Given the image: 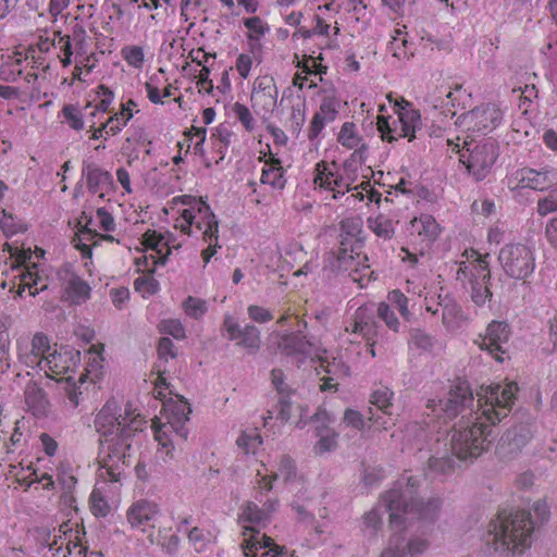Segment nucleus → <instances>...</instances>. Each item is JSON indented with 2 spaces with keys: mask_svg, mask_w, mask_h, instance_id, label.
I'll return each mask as SVG.
<instances>
[{
  "mask_svg": "<svg viewBox=\"0 0 557 557\" xmlns=\"http://www.w3.org/2000/svg\"><path fill=\"white\" fill-rule=\"evenodd\" d=\"M102 344L91 345L90 349L86 350L85 370H83V373L79 374V379H77L79 384H84L85 382L96 384L99 382L100 377H102Z\"/></svg>",
  "mask_w": 557,
  "mask_h": 557,
  "instance_id": "nucleus-37",
  "label": "nucleus"
},
{
  "mask_svg": "<svg viewBox=\"0 0 557 557\" xmlns=\"http://www.w3.org/2000/svg\"><path fill=\"white\" fill-rule=\"evenodd\" d=\"M396 224L397 220L385 213H379V215L368 219L369 230L374 236L383 240H391L394 237Z\"/></svg>",
  "mask_w": 557,
  "mask_h": 557,
  "instance_id": "nucleus-42",
  "label": "nucleus"
},
{
  "mask_svg": "<svg viewBox=\"0 0 557 557\" xmlns=\"http://www.w3.org/2000/svg\"><path fill=\"white\" fill-rule=\"evenodd\" d=\"M509 336L510 329L508 324L503 321L493 320L485 327V333L480 336V349L492 355L495 361L503 362L505 356L504 346L507 344Z\"/></svg>",
  "mask_w": 557,
  "mask_h": 557,
  "instance_id": "nucleus-23",
  "label": "nucleus"
},
{
  "mask_svg": "<svg viewBox=\"0 0 557 557\" xmlns=\"http://www.w3.org/2000/svg\"><path fill=\"white\" fill-rule=\"evenodd\" d=\"M276 103L277 87L274 78L268 75L257 77L251 91V106L255 113L267 120L275 110Z\"/></svg>",
  "mask_w": 557,
  "mask_h": 557,
  "instance_id": "nucleus-20",
  "label": "nucleus"
},
{
  "mask_svg": "<svg viewBox=\"0 0 557 557\" xmlns=\"http://www.w3.org/2000/svg\"><path fill=\"white\" fill-rule=\"evenodd\" d=\"M534 521L527 510H502L490 522L487 536L496 553L519 556L531 548Z\"/></svg>",
  "mask_w": 557,
  "mask_h": 557,
  "instance_id": "nucleus-6",
  "label": "nucleus"
},
{
  "mask_svg": "<svg viewBox=\"0 0 557 557\" xmlns=\"http://www.w3.org/2000/svg\"><path fill=\"white\" fill-rule=\"evenodd\" d=\"M165 212L174 218V230L182 232L183 235L201 237L207 244V248L201 250V260L205 264L210 263L221 246L218 235L219 221L205 199L187 194L176 196L170 200Z\"/></svg>",
  "mask_w": 557,
  "mask_h": 557,
  "instance_id": "nucleus-4",
  "label": "nucleus"
},
{
  "mask_svg": "<svg viewBox=\"0 0 557 557\" xmlns=\"http://www.w3.org/2000/svg\"><path fill=\"white\" fill-rule=\"evenodd\" d=\"M81 361V354L72 349H53V352L47 358L41 359L36 364L24 366L29 369H38L44 372L48 379L61 382L73 381L76 367Z\"/></svg>",
  "mask_w": 557,
  "mask_h": 557,
  "instance_id": "nucleus-15",
  "label": "nucleus"
},
{
  "mask_svg": "<svg viewBox=\"0 0 557 557\" xmlns=\"http://www.w3.org/2000/svg\"><path fill=\"white\" fill-rule=\"evenodd\" d=\"M345 332L358 335L363 338V341L368 342L369 355H371L372 358L375 357L373 344L377 335V325L372 320V311L369 307L360 306L356 309L352 320L345 326Z\"/></svg>",
  "mask_w": 557,
  "mask_h": 557,
  "instance_id": "nucleus-26",
  "label": "nucleus"
},
{
  "mask_svg": "<svg viewBox=\"0 0 557 557\" xmlns=\"http://www.w3.org/2000/svg\"><path fill=\"white\" fill-rule=\"evenodd\" d=\"M440 312H442V323L448 329L456 326L461 319V308L456 301H447L443 308H440Z\"/></svg>",
  "mask_w": 557,
  "mask_h": 557,
  "instance_id": "nucleus-57",
  "label": "nucleus"
},
{
  "mask_svg": "<svg viewBox=\"0 0 557 557\" xmlns=\"http://www.w3.org/2000/svg\"><path fill=\"white\" fill-rule=\"evenodd\" d=\"M148 539H150V543H156V545L161 546V548L165 549L166 554H175L178 548V537L176 534L170 532V528H163V530L159 531L158 537L153 539V534L151 531H148Z\"/></svg>",
  "mask_w": 557,
  "mask_h": 557,
  "instance_id": "nucleus-47",
  "label": "nucleus"
},
{
  "mask_svg": "<svg viewBox=\"0 0 557 557\" xmlns=\"http://www.w3.org/2000/svg\"><path fill=\"white\" fill-rule=\"evenodd\" d=\"M227 141H196L194 154L201 157L203 164L210 168L221 162L226 153Z\"/></svg>",
  "mask_w": 557,
  "mask_h": 557,
  "instance_id": "nucleus-38",
  "label": "nucleus"
},
{
  "mask_svg": "<svg viewBox=\"0 0 557 557\" xmlns=\"http://www.w3.org/2000/svg\"><path fill=\"white\" fill-rule=\"evenodd\" d=\"M385 152V146L371 148L367 144L361 145L360 148L350 152L349 158L345 159L342 169H338V173L344 175L342 180H344V182H370L372 169L377 166L375 156L383 157Z\"/></svg>",
  "mask_w": 557,
  "mask_h": 557,
  "instance_id": "nucleus-14",
  "label": "nucleus"
},
{
  "mask_svg": "<svg viewBox=\"0 0 557 557\" xmlns=\"http://www.w3.org/2000/svg\"><path fill=\"white\" fill-rule=\"evenodd\" d=\"M146 418L126 403L124 406L109 399L94 418V428L101 436L99 479L104 483H120L132 465V438L146 429Z\"/></svg>",
  "mask_w": 557,
  "mask_h": 557,
  "instance_id": "nucleus-1",
  "label": "nucleus"
},
{
  "mask_svg": "<svg viewBox=\"0 0 557 557\" xmlns=\"http://www.w3.org/2000/svg\"><path fill=\"white\" fill-rule=\"evenodd\" d=\"M125 517L132 530L140 533L151 532L159 518V505L150 499L140 498L126 509Z\"/></svg>",
  "mask_w": 557,
  "mask_h": 557,
  "instance_id": "nucleus-22",
  "label": "nucleus"
},
{
  "mask_svg": "<svg viewBox=\"0 0 557 557\" xmlns=\"http://www.w3.org/2000/svg\"><path fill=\"white\" fill-rule=\"evenodd\" d=\"M322 94L323 96L320 108L311 121V138L318 137L325 125L335 121L338 114L339 99L335 95L334 90L324 89Z\"/></svg>",
  "mask_w": 557,
  "mask_h": 557,
  "instance_id": "nucleus-28",
  "label": "nucleus"
},
{
  "mask_svg": "<svg viewBox=\"0 0 557 557\" xmlns=\"http://www.w3.org/2000/svg\"><path fill=\"white\" fill-rule=\"evenodd\" d=\"M277 478L282 479L285 483H292L295 479H297V474L295 473V465L294 460L290 457L283 455L280 458V462H277Z\"/></svg>",
  "mask_w": 557,
  "mask_h": 557,
  "instance_id": "nucleus-60",
  "label": "nucleus"
},
{
  "mask_svg": "<svg viewBox=\"0 0 557 557\" xmlns=\"http://www.w3.org/2000/svg\"><path fill=\"white\" fill-rule=\"evenodd\" d=\"M95 99L96 104L92 107L91 103L86 106L87 109H92L89 114L91 116H96L99 113L109 112L113 101H114V92L106 85H99L95 90Z\"/></svg>",
  "mask_w": 557,
  "mask_h": 557,
  "instance_id": "nucleus-44",
  "label": "nucleus"
},
{
  "mask_svg": "<svg viewBox=\"0 0 557 557\" xmlns=\"http://www.w3.org/2000/svg\"><path fill=\"white\" fill-rule=\"evenodd\" d=\"M429 548V542L424 539L413 537L407 542L406 547L401 546V537L393 535L389 541V547L382 552L380 557H418Z\"/></svg>",
  "mask_w": 557,
  "mask_h": 557,
  "instance_id": "nucleus-36",
  "label": "nucleus"
},
{
  "mask_svg": "<svg viewBox=\"0 0 557 557\" xmlns=\"http://www.w3.org/2000/svg\"><path fill=\"white\" fill-rule=\"evenodd\" d=\"M418 479L407 478L405 488L395 487L385 493V507L389 511V525L393 530L401 531L413 522H433L440 512V498H429L423 502L416 497Z\"/></svg>",
  "mask_w": 557,
  "mask_h": 557,
  "instance_id": "nucleus-5",
  "label": "nucleus"
},
{
  "mask_svg": "<svg viewBox=\"0 0 557 557\" xmlns=\"http://www.w3.org/2000/svg\"><path fill=\"white\" fill-rule=\"evenodd\" d=\"M392 397H394V393L387 386H379L371 393L369 401L384 414V417H371L372 424L376 425L380 430L387 431L394 425V421L391 418Z\"/></svg>",
  "mask_w": 557,
  "mask_h": 557,
  "instance_id": "nucleus-31",
  "label": "nucleus"
},
{
  "mask_svg": "<svg viewBox=\"0 0 557 557\" xmlns=\"http://www.w3.org/2000/svg\"><path fill=\"white\" fill-rule=\"evenodd\" d=\"M175 358V350L173 349V343L168 337H161L158 344V363L153 366L152 374L156 375L153 382H156V393L159 397H163L162 389H166V367L164 364L169 359Z\"/></svg>",
  "mask_w": 557,
  "mask_h": 557,
  "instance_id": "nucleus-34",
  "label": "nucleus"
},
{
  "mask_svg": "<svg viewBox=\"0 0 557 557\" xmlns=\"http://www.w3.org/2000/svg\"><path fill=\"white\" fill-rule=\"evenodd\" d=\"M15 481H17L18 485L25 488H29L34 484H37L42 486V491L53 490V479L51 478V474L47 472H39L33 467H28L26 470L15 473Z\"/></svg>",
  "mask_w": 557,
  "mask_h": 557,
  "instance_id": "nucleus-41",
  "label": "nucleus"
},
{
  "mask_svg": "<svg viewBox=\"0 0 557 557\" xmlns=\"http://www.w3.org/2000/svg\"><path fill=\"white\" fill-rule=\"evenodd\" d=\"M63 122H65L73 129H82L84 127V120L81 110L73 106L66 104L62 109Z\"/></svg>",
  "mask_w": 557,
  "mask_h": 557,
  "instance_id": "nucleus-61",
  "label": "nucleus"
},
{
  "mask_svg": "<svg viewBox=\"0 0 557 557\" xmlns=\"http://www.w3.org/2000/svg\"><path fill=\"white\" fill-rule=\"evenodd\" d=\"M498 264L509 280L524 282L536 268L534 248L522 242L508 243L498 250Z\"/></svg>",
  "mask_w": 557,
  "mask_h": 557,
  "instance_id": "nucleus-10",
  "label": "nucleus"
},
{
  "mask_svg": "<svg viewBox=\"0 0 557 557\" xmlns=\"http://www.w3.org/2000/svg\"><path fill=\"white\" fill-rule=\"evenodd\" d=\"M277 347L283 354L310 356L312 354V344L305 339L300 333H290L282 336Z\"/></svg>",
  "mask_w": 557,
  "mask_h": 557,
  "instance_id": "nucleus-40",
  "label": "nucleus"
},
{
  "mask_svg": "<svg viewBox=\"0 0 557 557\" xmlns=\"http://www.w3.org/2000/svg\"><path fill=\"white\" fill-rule=\"evenodd\" d=\"M92 53L85 54L75 53V66L72 72V83L86 82L85 75L92 72L95 64L91 63Z\"/></svg>",
  "mask_w": 557,
  "mask_h": 557,
  "instance_id": "nucleus-48",
  "label": "nucleus"
},
{
  "mask_svg": "<svg viewBox=\"0 0 557 557\" xmlns=\"http://www.w3.org/2000/svg\"><path fill=\"white\" fill-rule=\"evenodd\" d=\"M234 117L242 123L247 131H253L256 121L250 112L249 108L236 102L232 108Z\"/></svg>",
  "mask_w": 557,
  "mask_h": 557,
  "instance_id": "nucleus-64",
  "label": "nucleus"
},
{
  "mask_svg": "<svg viewBox=\"0 0 557 557\" xmlns=\"http://www.w3.org/2000/svg\"><path fill=\"white\" fill-rule=\"evenodd\" d=\"M348 243L342 242V248L338 250V267L344 271H349L350 280L364 287L372 281L373 272L370 270L367 256L359 252V245L346 248Z\"/></svg>",
  "mask_w": 557,
  "mask_h": 557,
  "instance_id": "nucleus-19",
  "label": "nucleus"
},
{
  "mask_svg": "<svg viewBox=\"0 0 557 557\" xmlns=\"http://www.w3.org/2000/svg\"><path fill=\"white\" fill-rule=\"evenodd\" d=\"M27 260L29 256L25 252L18 253L15 257V265L12 267V277L1 283V287L8 288L13 297H22L24 294L34 297L44 287L38 286L40 283L38 268Z\"/></svg>",
  "mask_w": 557,
  "mask_h": 557,
  "instance_id": "nucleus-12",
  "label": "nucleus"
},
{
  "mask_svg": "<svg viewBox=\"0 0 557 557\" xmlns=\"http://www.w3.org/2000/svg\"><path fill=\"white\" fill-rule=\"evenodd\" d=\"M358 182H344L343 175L337 172V165L334 162L327 163L321 161L317 163L314 169V186L333 191V199H337L338 194H343L341 189L349 191L350 187Z\"/></svg>",
  "mask_w": 557,
  "mask_h": 557,
  "instance_id": "nucleus-25",
  "label": "nucleus"
},
{
  "mask_svg": "<svg viewBox=\"0 0 557 557\" xmlns=\"http://www.w3.org/2000/svg\"><path fill=\"white\" fill-rule=\"evenodd\" d=\"M344 194H338V197H344V205L349 210H357V206L362 201H368V205L375 203L380 205L381 194L376 189L372 188L370 182L367 180L361 181L352 186H350V190L345 191V188H342Z\"/></svg>",
  "mask_w": 557,
  "mask_h": 557,
  "instance_id": "nucleus-32",
  "label": "nucleus"
},
{
  "mask_svg": "<svg viewBox=\"0 0 557 557\" xmlns=\"http://www.w3.org/2000/svg\"><path fill=\"white\" fill-rule=\"evenodd\" d=\"M518 392L516 383L491 384L480 387L479 411L474 419L458 423L453 430L451 451L458 459H475L488 448L491 431L507 418Z\"/></svg>",
  "mask_w": 557,
  "mask_h": 557,
  "instance_id": "nucleus-2",
  "label": "nucleus"
},
{
  "mask_svg": "<svg viewBox=\"0 0 557 557\" xmlns=\"http://www.w3.org/2000/svg\"><path fill=\"white\" fill-rule=\"evenodd\" d=\"M260 181L261 184L270 185L275 189H283L284 187L283 168H281V163H278V160L272 154H269V160L265 161V168L261 170Z\"/></svg>",
  "mask_w": 557,
  "mask_h": 557,
  "instance_id": "nucleus-43",
  "label": "nucleus"
},
{
  "mask_svg": "<svg viewBox=\"0 0 557 557\" xmlns=\"http://www.w3.org/2000/svg\"><path fill=\"white\" fill-rule=\"evenodd\" d=\"M85 535L79 522L67 520L59 525V534L50 544V552L58 557H87Z\"/></svg>",
  "mask_w": 557,
  "mask_h": 557,
  "instance_id": "nucleus-16",
  "label": "nucleus"
},
{
  "mask_svg": "<svg viewBox=\"0 0 557 557\" xmlns=\"http://www.w3.org/2000/svg\"><path fill=\"white\" fill-rule=\"evenodd\" d=\"M244 25L248 29L247 37L251 42L252 52H255L260 48V39L270 30L269 26L259 16L245 18Z\"/></svg>",
  "mask_w": 557,
  "mask_h": 557,
  "instance_id": "nucleus-45",
  "label": "nucleus"
},
{
  "mask_svg": "<svg viewBox=\"0 0 557 557\" xmlns=\"http://www.w3.org/2000/svg\"><path fill=\"white\" fill-rule=\"evenodd\" d=\"M242 547L247 557H289L288 552L274 544L272 539L267 535L261 539L245 537Z\"/></svg>",
  "mask_w": 557,
  "mask_h": 557,
  "instance_id": "nucleus-33",
  "label": "nucleus"
},
{
  "mask_svg": "<svg viewBox=\"0 0 557 557\" xmlns=\"http://www.w3.org/2000/svg\"><path fill=\"white\" fill-rule=\"evenodd\" d=\"M237 447L244 449L247 455H256V449L261 447V435L255 430H246L237 437Z\"/></svg>",
  "mask_w": 557,
  "mask_h": 557,
  "instance_id": "nucleus-49",
  "label": "nucleus"
},
{
  "mask_svg": "<svg viewBox=\"0 0 557 557\" xmlns=\"http://www.w3.org/2000/svg\"><path fill=\"white\" fill-rule=\"evenodd\" d=\"M134 290L141 294L143 297L152 296L159 290V282L152 274H143L134 281Z\"/></svg>",
  "mask_w": 557,
  "mask_h": 557,
  "instance_id": "nucleus-55",
  "label": "nucleus"
},
{
  "mask_svg": "<svg viewBox=\"0 0 557 557\" xmlns=\"http://www.w3.org/2000/svg\"><path fill=\"white\" fill-rule=\"evenodd\" d=\"M441 226L436 219L429 213H422L409 222V237L414 245H420L422 250L429 249L440 237Z\"/></svg>",
  "mask_w": 557,
  "mask_h": 557,
  "instance_id": "nucleus-24",
  "label": "nucleus"
},
{
  "mask_svg": "<svg viewBox=\"0 0 557 557\" xmlns=\"http://www.w3.org/2000/svg\"><path fill=\"white\" fill-rule=\"evenodd\" d=\"M24 409L36 418H45L49 412L46 392L35 382H30L24 387Z\"/></svg>",
  "mask_w": 557,
  "mask_h": 557,
  "instance_id": "nucleus-35",
  "label": "nucleus"
},
{
  "mask_svg": "<svg viewBox=\"0 0 557 557\" xmlns=\"http://www.w3.org/2000/svg\"><path fill=\"white\" fill-rule=\"evenodd\" d=\"M474 405V396L470 391L469 384L466 381H459L453 384L451 389L447 393L446 400L429 399L428 408L433 412H442L446 419L451 420L459 416L465 418V413L469 412V419H474V413L478 411L472 410Z\"/></svg>",
  "mask_w": 557,
  "mask_h": 557,
  "instance_id": "nucleus-13",
  "label": "nucleus"
},
{
  "mask_svg": "<svg viewBox=\"0 0 557 557\" xmlns=\"http://www.w3.org/2000/svg\"><path fill=\"white\" fill-rule=\"evenodd\" d=\"M54 349H67L63 346L58 347L57 344H51L49 337L39 332L35 333L29 341H18L17 343V358L18 362L24 366H32L40 362L41 359L48 358L53 354Z\"/></svg>",
  "mask_w": 557,
  "mask_h": 557,
  "instance_id": "nucleus-21",
  "label": "nucleus"
},
{
  "mask_svg": "<svg viewBox=\"0 0 557 557\" xmlns=\"http://www.w3.org/2000/svg\"><path fill=\"white\" fill-rule=\"evenodd\" d=\"M256 500L260 502L261 506L248 500L239 507V512H237V523L244 529V539L256 536L261 540L262 536H267L259 530L267 527L270 517L277 509V498L262 500L259 495H256Z\"/></svg>",
  "mask_w": 557,
  "mask_h": 557,
  "instance_id": "nucleus-11",
  "label": "nucleus"
},
{
  "mask_svg": "<svg viewBox=\"0 0 557 557\" xmlns=\"http://www.w3.org/2000/svg\"><path fill=\"white\" fill-rule=\"evenodd\" d=\"M465 91L460 86H457L454 90H447L445 91V99H441L440 96H430L428 98L429 104L434 109L437 110L438 108L446 107L448 104H451L455 107L457 99L463 94Z\"/></svg>",
  "mask_w": 557,
  "mask_h": 557,
  "instance_id": "nucleus-58",
  "label": "nucleus"
},
{
  "mask_svg": "<svg viewBox=\"0 0 557 557\" xmlns=\"http://www.w3.org/2000/svg\"><path fill=\"white\" fill-rule=\"evenodd\" d=\"M24 442V433L20 431L18 421L13 426L5 428L0 423V457L2 461L5 456L13 453Z\"/></svg>",
  "mask_w": 557,
  "mask_h": 557,
  "instance_id": "nucleus-39",
  "label": "nucleus"
},
{
  "mask_svg": "<svg viewBox=\"0 0 557 557\" xmlns=\"http://www.w3.org/2000/svg\"><path fill=\"white\" fill-rule=\"evenodd\" d=\"M457 281L469 287L474 305L483 306L490 301L493 294L488 288V253L481 255L475 249L463 250L462 260L458 262Z\"/></svg>",
  "mask_w": 557,
  "mask_h": 557,
  "instance_id": "nucleus-8",
  "label": "nucleus"
},
{
  "mask_svg": "<svg viewBox=\"0 0 557 557\" xmlns=\"http://www.w3.org/2000/svg\"><path fill=\"white\" fill-rule=\"evenodd\" d=\"M386 99L396 117L382 115L379 119L381 139H416L417 136L425 135L431 138H442L449 135L453 124L447 117L450 114L451 119L456 112L443 111L438 114V119L433 115L431 124L428 125V117L423 119L420 110L411 101L404 97L394 98L392 92L386 95Z\"/></svg>",
  "mask_w": 557,
  "mask_h": 557,
  "instance_id": "nucleus-3",
  "label": "nucleus"
},
{
  "mask_svg": "<svg viewBox=\"0 0 557 557\" xmlns=\"http://www.w3.org/2000/svg\"><path fill=\"white\" fill-rule=\"evenodd\" d=\"M385 305H388L389 307L395 308L400 312V317L406 319H410V311L408 310V299L405 294L401 293L399 289H393L387 294V302Z\"/></svg>",
  "mask_w": 557,
  "mask_h": 557,
  "instance_id": "nucleus-56",
  "label": "nucleus"
},
{
  "mask_svg": "<svg viewBox=\"0 0 557 557\" xmlns=\"http://www.w3.org/2000/svg\"><path fill=\"white\" fill-rule=\"evenodd\" d=\"M90 511L97 517H106L110 512V505L103 498L100 487L94 488L90 494Z\"/></svg>",
  "mask_w": 557,
  "mask_h": 557,
  "instance_id": "nucleus-59",
  "label": "nucleus"
},
{
  "mask_svg": "<svg viewBox=\"0 0 557 557\" xmlns=\"http://www.w3.org/2000/svg\"><path fill=\"white\" fill-rule=\"evenodd\" d=\"M183 310H185L187 317L198 319L205 315L206 302L198 297L188 296L187 299L183 301Z\"/></svg>",
  "mask_w": 557,
  "mask_h": 557,
  "instance_id": "nucleus-63",
  "label": "nucleus"
},
{
  "mask_svg": "<svg viewBox=\"0 0 557 557\" xmlns=\"http://www.w3.org/2000/svg\"><path fill=\"white\" fill-rule=\"evenodd\" d=\"M61 288H63V300L70 305H82L89 299L91 288L81 276L65 269L59 272Z\"/></svg>",
  "mask_w": 557,
  "mask_h": 557,
  "instance_id": "nucleus-27",
  "label": "nucleus"
},
{
  "mask_svg": "<svg viewBox=\"0 0 557 557\" xmlns=\"http://www.w3.org/2000/svg\"><path fill=\"white\" fill-rule=\"evenodd\" d=\"M141 245L145 249L158 255V260L153 264H165L168 256L172 249H178L181 244L170 233L160 234L156 230H148L143 233Z\"/></svg>",
  "mask_w": 557,
  "mask_h": 557,
  "instance_id": "nucleus-29",
  "label": "nucleus"
},
{
  "mask_svg": "<svg viewBox=\"0 0 557 557\" xmlns=\"http://www.w3.org/2000/svg\"><path fill=\"white\" fill-rule=\"evenodd\" d=\"M506 181L507 188L511 190L533 189L541 193L557 190V172L554 170L518 169L507 175Z\"/></svg>",
  "mask_w": 557,
  "mask_h": 557,
  "instance_id": "nucleus-17",
  "label": "nucleus"
},
{
  "mask_svg": "<svg viewBox=\"0 0 557 557\" xmlns=\"http://www.w3.org/2000/svg\"><path fill=\"white\" fill-rule=\"evenodd\" d=\"M223 331L228 335V339L235 341L239 347L250 351H256L259 348V331L253 325L247 324L242 329L234 317L225 315Z\"/></svg>",
  "mask_w": 557,
  "mask_h": 557,
  "instance_id": "nucleus-30",
  "label": "nucleus"
},
{
  "mask_svg": "<svg viewBox=\"0 0 557 557\" xmlns=\"http://www.w3.org/2000/svg\"><path fill=\"white\" fill-rule=\"evenodd\" d=\"M539 134L537 128L531 124L528 117L519 116L512 123V139L522 137H535Z\"/></svg>",
  "mask_w": 557,
  "mask_h": 557,
  "instance_id": "nucleus-54",
  "label": "nucleus"
},
{
  "mask_svg": "<svg viewBox=\"0 0 557 557\" xmlns=\"http://www.w3.org/2000/svg\"><path fill=\"white\" fill-rule=\"evenodd\" d=\"M495 144V141H462V145H459V141H447L451 151L460 157V163L476 181L484 180L493 168L497 157Z\"/></svg>",
  "mask_w": 557,
  "mask_h": 557,
  "instance_id": "nucleus-9",
  "label": "nucleus"
},
{
  "mask_svg": "<svg viewBox=\"0 0 557 557\" xmlns=\"http://www.w3.org/2000/svg\"><path fill=\"white\" fill-rule=\"evenodd\" d=\"M123 60L132 67L140 70L145 63V52L139 46L131 45L121 49Z\"/></svg>",
  "mask_w": 557,
  "mask_h": 557,
  "instance_id": "nucleus-52",
  "label": "nucleus"
},
{
  "mask_svg": "<svg viewBox=\"0 0 557 557\" xmlns=\"http://www.w3.org/2000/svg\"><path fill=\"white\" fill-rule=\"evenodd\" d=\"M161 392H163L164 396H158L154 391H152V394L153 398L163 401L161 412L165 416L166 421L164 423L152 421L153 440L158 442L159 453L163 457L170 458L171 450L173 449V446H171V435L174 434L182 438V441H186V436H188L186 423L188 422L191 409H189V404L182 397L176 399L168 397L171 395L169 383H166V389H161Z\"/></svg>",
  "mask_w": 557,
  "mask_h": 557,
  "instance_id": "nucleus-7",
  "label": "nucleus"
},
{
  "mask_svg": "<svg viewBox=\"0 0 557 557\" xmlns=\"http://www.w3.org/2000/svg\"><path fill=\"white\" fill-rule=\"evenodd\" d=\"M277 474L269 473L267 465L260 463V468L256 469L255 488L258 491V495L269 493L272 491V484L277 480Z\"/></svg>",
  "mask_w": 557,
  "mask_h": 557,
  "instance_id": "nucleus-50",
  "label": "nucleus"
},
{
  "mask_svg": "<svg viewBox=\"0 0 557 557\" xmlns=\"http://www.w3.org/2000/svg\"><path fill=\"white\" fill-rule=\"evenodd\" d=\"M129 120L122 119L120 112H116L114 115L110 116L104 123H101L99 127H95V123L90 125L92 127L94 134L90 139H99L103 136H114Z\"/></svg>",
  "mask_w": 557,
  "mask_h": 557,
  "instance_id": "nucleus-46",
  "label": "nucleus"
},
{
  "mask_svg": "<svg viewBox=\"0 0 557 557\" xmlns=\"http://www.w3.org/2000/svg\"><path fill=\"white\" fill-rule=\"evenodd\" d=\"M502 121V112L496 104L486 103L461 114L454 123L466 132L485 136L495 129Z\"/></svg>",
  "mask_w": 557,
  "mask_h": 557,
  "instance_id": "nucleus-18",
  "label": "nucleus"
},
{
  "mask_svg": "<svg viewBox=\"0 0 557 557\" xmlns=\"http://www.w3.org/2000/svg\"><path fill=\"white\" fill-rule=\"evenodd\" d=\"M83 172H85L86 184L90 188H98L101 184L108 183L111 180V175L109 172H106L98 166L86 163L85 168H83Z\"/></svg>",
  "mask_w": 557,
  "mask_h": 557,
  "instance_id": "nucleus-51",
  "label": "nucleus"
},
{
  "mask_svg": "<svg viewBox=\"0 0 557 557\" xmlns=\"http://www.w3.org/2000/svg\"><path fill=\"white\" fill-rule=\"evenodd\" d=\"M94 236L95 234L91 233V230L85 226L72 239V244H74L75 249L79 250L83 259L89 260L91 258V245L87 242L91 240Z\"/></svg>",
  "mask_w": 557,
  "mask_h": 557,
  "instance_id": "nucleus-53",
  "label": "nucleus"
},
{
  "mask_svg": "<svg viewBox=\"0 0 557 557\" xmlns=\"http://www.w3.org/2000/svg\"><path fill=\"white\" fill-rule=\"evenodd\" d=\"M447 301H454V299L449 296H442L436 293H428L424 296V308L429 313L436 315L440 312V309L443 308Z\"/></svg>",
  "mask_w": 557,
  "mask_h": 557,
  "instance_id": "nucleus-62",
  "label": "nucleus"
}]
</instances>
